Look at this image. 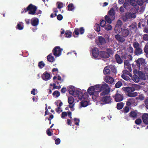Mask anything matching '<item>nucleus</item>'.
<instances>
[{
  "instance_id": "412c9836",
  "label": "nucleus",
  "mask_w": 148,
  "mask_h": 148,
  "mask_svg": "<svg viewBox=\"0 0 148 148\" xmlns=\"http://www.w3.org/2000/svg\"><path fill=\"white\" fill-rule=\"evenodd\" d=\"M129 116L134 120L137 117V113L135 111H132L129 113Z\"/></svg>"
},
{
  "instance_id": "79ce46f5",
  "label": "nucleus",
  "mask_w": 148,
  "mask_h": 148,
  "mask_svg": "<svg viewBox=\"0 0 148 148\" xmlns=\"http://www.w3.org/2000/svg\"><path fill=\"white\" fill-rule=\"evenodd\" d=\"M82 107H85L87 106L88 105V103L87 101H82L81 102Z\"/></svg>"
},
{
  "instance_id": "774afa93",
  "label": "nucleus",
  "mask_w": 148,
  "mask_h": 148,
  "mask_svg": "<svg viewBox=\"0 0 148 148\" xmlns=\"http://www.w3.org/2000/svg\"><path fill=\"white\" fill-rule=\"evenodd\" d=\"M144 71L146 75L148 77V68L147 67L145 68Z\"/></svg>"
},
{
  "instance_id": "13d9d810",
  "label": "nucleus",
  "mask_w": 148,
  "mask_h": 148,
  "mask_svg": "<svg viewBox=\"0 0 148 148\" xmlns=\"http://www.w3.org/2000/svg\"><path fill=\"white\" fill-rule=\"evenodd\" d=\"M16 28H17L19 30H22L23 28V27L20 24H18L16 26Z\"/></svg>"
},
{
  "instance_id": "4be33fe9",
  "label": "nucleus",
  "mask_w": 148,
  "mask_h": 148,
  "mask_svg": "<svg viewBox=\"0 0 148 148\" xmlns=\"http://www.w3.org/2000/svg\"><path fill=\"white\" fill-rule=\"evenodd\" d=\"M104 81L108 84H112L114 82V79L113 78L111 77L106 76L105 79Z\"/></svg>"
},
{
  "instance_id": "f8f14e48",
  "label": "nucleus",
  "mask_w": 148,
  "mask_h": 148,
  "mask_svg": "<svg viewBox=\"0 0 148 148\" xmlns=\"http://www.w3.org/2000/svg\"><path fill=\"white\" fill-rule=\"evenodd\" d=\"M123 94L116 93L114 96V99L116 102H118L122 101L123 99Z\"/></svg>"
},
{
  "instance_id": "6ab92c4d",
  "label": "nucleus",
  "mask_w": 148,
  "mask_h": 148,
  "mask_svg": "<svg viewBox=\"0 0 148 148\" xmlns=\"http://www.w3.org/2000/svg\"><path fill=\"white\" fill-rule=\"evenodd\" d=\"M99 56L104 58H107L109 57V54L106 53V51H100Z\"/></svg>"
},
{
  "instance_id": "7ed1b4c3",
  "label": "nucleus",
  "mask_w": 148,
  "mask_h": 148,
  "mask_svg": "<svg viewBox=\"0 0 148 148\" xmlns=\"http://www.w3.org/2000/svg\"><path fill=\"white\" fill-rule=\"evenodd\" d=\"M133 46L134 48V54L135 55L138 56L143 53L142 47L140 44L138 42H134Z\"/></svg>"
},
{
  "instance_id": "20e7f679",
  "label": "nucleus",
  "mask_w": 148,
  "mask_h": 148,
  "mask_svg": "<svg viewBox=\"0 0 148 148\" xmlns=\"http://www.w3.org/2000/svg\"><path fill=\"white\" fill-rule=\"evenodd\" d=\"M136 17V15L134 13L127 12L122 15L121 18L124 22H126L132 18H135Z\"/></svg>"
},
{
  "instance_id": "c85d7f7f",
  "label": "nucleus",
  "mask_w": 148,
  "mask_h": 148,
  "mask_svg": "<svg viewBox=\"0 0 148 148\" xmlns=\"http://www.w3.org/2000/svg\"><path fill=\"white\" fill-rule=\"evenodd\" d=\"M132 77V80L135 82H138L140 80L139 77L137 75L134 74Z\"/></svg>"
},
{
  "instance_id": "0eeeda50",
  "label": "nucleus",
  "mask_w": 148,
  "mask_h": 148,
  "mask_svg": "<svg viewBox=\"0 0 148 148\" xmlns=\"http://www.w3.org/2000/svg\"><path fill=\"white\" fill-rule=\"evenodd\" d=\"M107 37H106V39L102 36H100L99 37V42L101 45H103L106 43H108L110 41L109 36H108Z\"/></svg>"
},
{
  "instance_id": "cd10ccee",
  "label": "nucleus",
  "mask_w": 148,
  "mask_h": 148,
  "mask_svg": "<svg viewBox=\"0 0 148 148\" xmlns=\"http://www.w3.org/2000/svg\"><path fill=\"white\" fill-rule=\"evenodd\" d=\"M103 72L105 75L109 74H110V70L109 68V66H107L105 67L104 69Z\"/></svg>"
},
{
  "instance_id": "338daca9",
  "label": "nucleus",
  "mask_w": 148,
  "mask_h": 148,
  "mask_svg": "<svg viewBox=\"0 0 148 148\" xmlns=\"http://www.w3.org/2000/svg\"><path fill=\"white\" fill-rule=\"evenodd\" d=\"M63 7V4L62 3H59L58 4L57 8L58 9L61 8Z\"/></svg>"
},
{
  "instance_id": "5701e85b",
  "label": "nucleus",
  "mask_w": 148,
  "mask_h": 148,
  "mask_svg": "<svg viewBox=\"0 0 148 148\" xmlns=\"http://www.w3.org/2000/svg\"><path fill=\"white\" fill-rule=\"evenodd\" d=\"M128 27L130 31L136 30L137 29V24L136 22H134Z\"/></svg>"
},
{
  "instance_id": "4468645a",
  "label": "nucleus",
  "mask_w": 148,
  "mask_h": 148,
  "mask_svg": "<svg viewBox=\"0 0 148 148\" xmlns=\"http://www.w3.org/2000/svg\"><path fill=\"white\" fill-rule=\"evenodd\" d=\"M68 101L69 104V107H70V108H73L75 105L74 103V98L72 96L69 97Z\"/></svg>"
},
{
  "instance_id": "72a5a7b5",
  "label": "nucleus",
  "mask_w": 148,
  "mask_h": 148,
  "mask_svg": "<svg viewBox=\"0 0 148 148\" xmlns=\"http://www.w3.org/2000/svg\"><path fill=\"white\" fill-rule=\"evenodd\" d=\"M105 21H106L109 24H110L112 23V21L114 20H112L110 16H108V15H106L105 16Z\"/></svg>"
},
{
  "instance_id": "39448f33",
  "label": "nucleus",
  "mask_w": 148,
  "mask_h": 148,
  "mask_svg": "<svg viewBox=\"0 0 148 148\" xmlns=\"http://www.w3.org/2000/svg\"><path fill=\"white\" fill-rule=\"evenodd\" d=\"M101 91H102L100 93V95L105 96L108 95L109 93L110 90V88L108 85L105 83L101 85Z\"/></svg>"
},
{
  "instance_id": "e433bc0d",
  "label": "nucleus",
  "mask_w": 148,
  "mask_h": 148,
  "mask_svg": "<svg viewBox=\"0 0 148 148\" xmlns=\"http://www.w3.org/2000/svg\"><path fill=\"white\" fill-rule=\"evenodd\" d=\"M133 91H131L129 93H127V95L131 97H134L136 96L137 95V93L136 92H133Z\"/></svg>"
},
{
  "instance_id": "58836bf2",
  "label": "nucleus",
  "mask_w": 148,
  "mask_h": 148,
  "mask_svg": "<svg viewBox=\"0 0 148 148\" xmlns=\"http://www.w3.org/2000/svg\"><path fill=\"white\" fill-rule=\"evenodd\" d=\"M103 27L107 31H109L112 29V26L109 24H106Z\"/></svg>"
},
{
  "instance_id": "c756f323",
  "label": "nucleus",
  "mask_w": 148,
  "mask_h": 148,
  "mask_svg": "<svg viewBox=\"0 0 148 148\" xmlns=\"http://www.w3.org/2000/svg\"><path fill=\"white\" fill-rule=\"evenodd\" d=\"M72 32L69 30H66L65 32L64 36L66 38H70L72 36Z\"/></svg>"
},
{
  "instance_id": "6e6552de",
  "label": "nucleus",
  "mask_w": 148,
  "mask_h": 148,
  "mask_svg": "<svg viewBox=\"0 0 148 148\" xmlns=\"http://www.w3.org/2000/svg\"><path fill=\"white\" fill-rule=\"evenodd\" d=\"M102 97L101 101L104 104L109 103L111 102L110 97L109 95H106L105 96H103Z\"/></svg>"
},
{
  "instance_id": "a18cd8bd",
  "label": "nucleus",
  "mask_w": 148,
  "mask_h": 148,
  "mask_svg": "<svg viewBox=\"0 0 148 148\" xmlns=\"http://www.w3.org/2000/svg\"><path fill=\"white\" fill-rule=\"evenodd\" d=\"M121 77L123 79L126 81H128L130 79L129 75H122Z\"/></svg>"
},
{
  "instance_id": "69168bd1",
  "label": "nucleus",
  "mask_w": 148,
  "mask_h": 148,
  "mask_svg": "<svg viewBox=\"0 0 148 148\" xmlns=\"http://www.w3.org/2000/svg\"><path fill=\"white\" fill-rule=\"evenodd\" d=\"M60 142V140L59 138H58L55 140V143L56 145L59 144Z\"/></svg>"
},
{
  "instance_id": "aec40b11",
  "label": "nucleus",
  "mask_w": 148,
  "mask_h": 148,
  "mask_svg": "<svg viewBox=\"0 0 148 148\" xmlns=\"http://www.w3.org/2000/svg\"><path fill=\"white\" fill-rule=\"evenodd\" d=\"M142 120L143 122L146 125L148 124V114H144L142 117Z\"/></svg>"
},
{
  "instance_id": "9b49d317",
  "label": "nucleus",
  "mask_w": 148,
  "mask_h": 148,
  "mask_svg": "<svg viewBox=\"0 0 148 148\" xmlns=\"http://www.w3.org/2000/svg\"><path fill=\"white\" fill-rule=\"evenodd\" d=\"M99 52L98 48L95 47L92 49V56L95 58H97L99 56Z\"/></svg>"
},
{
  "instance_id": "b1692460",
  "label": "nucleus",
  "mask_w": 148,
  "mask_h": 148,
  "mask_svg": "<svg viewBox=\"0 0 148 148\" xmlns=\"http://www.w3.org/2000/svg\"><path fill=\"white\" fill-rule=\"evenodd\" d=\"M123 89L128 93L131 91H134L135 90L134 88L131 87H124L123 88Z\"/></svg>"
},
{
  "instance_id": "37998d69",
  "label": "nucleus",
  "mask_w": 148,
  "mask_h": 148,
  "mask_svg": "<svg viewBox=\"0 0 148 148\" xmlns=\"http://www.w3.org/2000/svg\"><path fill=\"white\" fill-rule=\"evenodd\" d=\"M123 5L124 8L126 10H129L130 8V5L127 3H125L123 4Z\"/></svg>"
},
{
  "instance_id": "f3484780",
  "label": "nucleus",
  "mask_w": 148,
  "mask_h": 148,
  "mask_svg": "<svg viewBox=\"0 0 148 148\" xmlns=\"http://www.w3.org/2000/svg\"><path fill=\"white\" fill-rule=\"evenodd\" d=\"M108 15L110 17L112 20H114L115 18V12L113 8H112L108 12Z\"/></svg>"
},
{
  "instance_id": "4c0bfd02",
  "label": "nucleus",
  "mask_w": 148,
  "mask_h": 148,
  "mask_svg": "<svg viewBox=\"0 0 148 148\" xmlns=\"http://www.w3.org/2000/svg\"><path fill=\"white\" fill-rule=\"evenodd\" d=\"M124 103L123 102H120L117 104L116 108L118 110H121L123 107Z\"/></svg>"
},
{
  "instance_id": "c03bdc74",
  "label": "nucleus",
  "mask_w": 148,
  "mask_h": 148,
  "mask_svg": "<svg viewBox=\"0 0 148 148\" xmlns=\"http://www.w3.org/2000/svg\"><path fill=\"white\" fill-rule=\"evenodd\" d=\"M106 24V21L104 20H102L100 23V25L102 27H103Z\"/></svg>"
},
{
  "instance_id": "de8ad7c7",
  "label": "nucleus",
  "mask_w": 148,
  "mask_h": 148,
  "mask_svg": "<svg viewBox=\"0 0 148 148\" xmlns=\"http://www.w3.org/2000/svg\"><path fill=\"white\" fill-rule=\"evenodd\" d=\"M45 64L42 61L38 63V66L40 69H42L45 66Z\"/></svg>"
},
{
  "instance_id": "09e8293b",
  "label": "nucleus",
  "mask_w": 148,
  "mask_h": 148,
  "mask_svg": "<svg viewBox=\"0 0 148 148\" xmlns=\"http://www.w3.org/2000/svg\"><path fill=\"white\" fill-rule=\"evenodd\" d=\"M122 85V83L121 81H118L115 84V86L116 88H118L120 87Z\"/></svg>"
},
{
  "instance_id": "052dcab7",
  "label": "nucleus",
  "mask_w": 148,
  "mask_h": 148,
  "mask_svg": "<svg viewBox=\"0 0 148 148\" xmlns=\"http://www.w3.org/2000/svg\"><path fill=\"white\" fill-rule=\"evenodd\" d=\"M133 100L132 99H129L128 101H127L126 102V105L127 106H130L132 105V103L131 102L132 101V100Z\"/></svg>"
},
{
  "instance_id": "f257e3e1",
  "label": "nucleus",
  "mask_w": 148,
  "mask_h": 148,
  "mask_svg": "<svg viewBox=\"0 0 148 148\" xmlns=\"http://www.w3.org/2000/svg\"><path fill=\"white\" fill-rule=\"evenodd\" d=\"M37 7L36 6L33 5L32 4H30L27 8H24L21 11V13H23L24 12H25L27 11H29L28 13L29 14L35 15V14L38 15L42 13L41 11L38 10L37 11Z\"/></svg>"
},
{
  "instance_id": "2f4dec72",
  "label": "nucleus",
  "mask_w": 148,
  "mask_h": 148,
  "mask_svg": "<svg viewBox=\"0 0 148 148\" xmlns=\"http://www.w3.org/2000/svg\"><path fill=\"white\" fill-rule=\"evenodd\" d=\"M39 23V20L38 18L34 19L31 21V24L34 26H36L38 25Z\"/></svg>"
},
{
  "instance_id": "c9c22d12",
  "label": "nucleus",
  "mask_w": 148,
  "mask_h": 148,
  "mask_svg": "<svg viewBox=\"0 0 148 148\" xmlns=\"http://www.w3.org/2000/svg\"><path fill=\"white\" fill-rule=\"evenodd\" d=\"M68 10L69 11H72L74 10L75 7L72 3H70L67 6Z\"/></svg>"
},
{
  "instance_id": "6e6d98bb",
  "label": "nucleus",
  "mask_w": 148,
  "mask_h": 148,
  "mask_svg": "<svg viewBox=\"0 0 148 148\" xmlns=\"http://www.w3.org/2000/svg\"><path fill=\"white\" fill-rule=\"evenodd\" d=\"M67 113L65 112H64L62 113L61 117L62 119H64L65 117L67 116Z\"/></svg>"
},
{
  "instance_id": "393cba45",
  "label": "nucleus",
  "mask_w": 148,
  "mask_h": 148,
  "mask_svg": "<svg viewBox=\"0 0 148 148\" xmlns=\"http://www.w3.org/2000/svg\"><path fill=\"white\" fill-rule=\"evenodd\" d=\"M115 58L116 60V62L119 64H121L123 62V60L121 59L120 56L117 54H116L115 55Z\"/></svg>"
},
{
  "instance_id": "a19ab883",
  "label": "nucleus",
  "mask_w": 148,
  "mask_h": 148,
  "mask_svg": "<svg viewBox=\"0 0 148 148\" xmlns=\"http://www.w3.org/2000/svg\"><path fill=\"white\" fill-rule=\"evenodd\" d=\"M109 68L110 69V70H111L112 73L114 74H116L117 73L116 69L114 66L112 65L110 66H109Z\"/></svg>"
},
{
  "instance_id": "423d86ee",
  "label": "nucleus",
  "mask_w": 148,
  "mask_h": 148,
  "mask_svg": "<svg viewBox=\"0 0 148 148\" xmlns=\"http://www.w3.org/2000/svg\"><path fill=\"white\" fill-rule=\"evenodd\" d=\"M62 50L60 47L56 46L52 50V52L55 57H59L61 55Z\"/></svg>"
},
{
  "instance_id": "f03ea898",
  "label": "nucleus",
  "mask_w": 148,
  "mask_h": 148,
  "mask_svg": "<svg viewBox=\"0 0 148 148\" xmlns=\"http://www.w3.org/2000/svg\"><path fill=\"white\" fill-rule=\"evenodd\" d=\"M68 91L69 93L75 97H77L80 99L82 98L83 96V93L81 91L78 90H75L74 87L73 86H70L69 87Z\"/></svg>"
},
{
  "instance_id": "dca6fc26",
  "label": "nucleus",
  "mask_w": 148,
  "mask_h": 148,
  "mask_svg": "<svg viewBox=\"0 0 148 148\" xmlns=\"http://www.w3.org/2000/svg\"><path fill=\"white\" fill-rule=\"evenodd\" d=\"M145 63V60L142 58H139L136 61V64L139 69H140V65H144Z\"/></svg>"
},
{
  "instance_id": "2eb2a0df",
  "label": "nucleus",
  "mask_w": 148,
  "mask_h": 148,
  "mask_svg": "<svg viewBox=\"0 0 148 148\" xmlns=\"http://www.w3.org/2000/svg\"><path fill=\"white\" fill-rule=\"evenodd\" d=\"M115 37L119 42L123 43L125 41V37L119 34L116 35Z\"/></svg>"
},
{
  "instance_id": "7c9ffc66",
  "label": "nucleus",
  "mask_w": 148,
  "mask_h": 148,
  "mask_svg": "<svg viewBox=\"0 0 148 148\" xmlns=\"http://www.w3.org/2000/svg\"><path fill=\"white\" fill-rule=\"evenodd\" d=\"M95 88V92H101V85H97L94 86Z\"/></svg>"
},
{
  "instance_id": "49530a36",
  "label": "nucleus",
  "mask_w": 148,
  "mask_h": 148,
  "mask_svg": "<svg viewBox=\"0 0 148 148\" xmlns=\"http://www.w3.org/2000/svg\"><path fill=\"white\" fill-rule=\"evenodd\" d=\"M123 24L122 21L120 20L119 19L117 22V24L116 25V27H121Z\"/></svg>"
},
{
  "instance_id": "3c124183",
  "label": "nucleus",
  "mask_w": 148,
  "mask_h": 148,
  "mask_svg": "<svg viewBox=\"0 0 148 148\" xmlns=\"http://www.w3.org/2000/svg\"><path fill=\"white\" fill-rule=\"evenodd\" d=\"M135 122L136 124L139 125L142 123V121L140 119L138 118L136 119Z\"/></svg>"
},
{
  "instance_id": "0e129e2a",
  "label": "nucleus",
  "mask_w": 148,
  "mask_h": 148,
  "mask_svg": "<svg viewBox=\"0 0 148 148\" xmlns=\"http://www.w3.org/2000/svg\"><path fill=\"white\" fill-rule=\"evenodd\" d=\"M143 32L144 33H145L148 34V27H145L143 29Z\"/></svg>"
},
{
  "instance_id": "473e14b6",
  "label": "nucleus",
  "mask_w": 148,
  "mask_h": 148,
  "mask_svg": "<svg viewBox=\"0 0 148 148\" xmlns=\"http://www.w3.org/2000/svg\"><path fill=\"white\" fill-rule=\"evenodd\" d=\"M52 53H51L47 57V58L48 61L49 62H52L54 61V57L52 56Z\"/></svg>"
},
{
  "instance_id": "1a4fd4ad",
  "label": "nucleus",
  "mask_w": 148,
  "mask_h": 148,
  "mask_svg": "<svg viewBox=\"0 0 148 148\" xmlns=\"http://www.w3.org/2000/svg\"><path fill=\"white\" fill-rule=\"evenodd\" d=\"M84 32V29L83 27H81L79 29L77 28H75L74 32H73V34H75L78 36L79 34V32H80V34H83ZM73 36L75 37H77V36H75L74 34L73 35Z\"/></svg>"
},
{
  "instance_id": "603ef678",
  "label": "nucleus",
  "mask_w": 148,
  "mask_h": 148,
  "mask_svg": "<svg viewBox=\"0 0 148 148\" xmlns=\"http://www.w3.org/2000/svg\"><path fill=\"white\" fill-rule=\"evenodd\" d=\"M143 38L145 41L148 40V34H145L143 36Z\"/></svg>"
},
{
  "instance_id": "8fccbe9b",
  "label": "nucleus",
  "mask_w": 148,
  "mask_h": 148,
  "mask_svg": "<svg viewBox=\"0 0 148 148\" xmlns=\"http://www.w3.org/2000/svg\"><path fill=\"white\" fill-rule=\"evenodd\" d=\"M106 53L109 54V57L110 56V55L112 54H113V51L110 48L107 49H106Z\"/></svg>"
},
{
  "instance_id": "a878e982",
  "label": "nucleus",
  "mask_w": 148,
  "mask_h": 148,
  "mask_svg": "<svg viewBox=\"0 0 148 148\" xmlns=\"http://www.w3.org/2000/svg\"><path fill=\"white\" fill-rule=\"evenodd\" d=\"M88 92L90 95H93L95 92V88L94 86L89 87L88 89Z\"/></svg>"
},
{
  "instance_id": "f704fd0d",
  "label": "nucleus",
  "mask_w": 148,
  "mask_h": 148,
  "mask_svg": "<svg viewBox=\"0 0 148 148\" xmlns=\"http://www.w3.org/2000/svg\"><path fill=\"white\" fill-rule=\"evenodd\" d=\"M130 72H131V71H130L127 70H125L123 71V74L122 75H129V76L132 77V75L130 73Z\"/></svg>"
},
{
  "instance_id": "4d7b16f0",
  "label": "nucleus",
  "mask_w": 148,
  "mask_h": 148,
  "mask_svg": "<svg viewBox=\"0 0 148 148\" xmlns=\"http://www.w3.org/2000/svg\"><path fill=\"white\" fill-rule=\"evenodd\" d=\"M138 74L140 78H142L144 76V73L142 71H138Z\"/></svg>"
},
{
  "instance_id": "5fc2aeb1",
  "label": "nucleus",
  "mask_w": 148,
  "mask_h": 148,
  "mask_svg": "<svg viewBox=\"0 0 148 148\" xmlns=\"http://www.w3.org/2000/svg\"><path fill=\"white\" fill-rule=\"evenodd\" d=\"M144 51L145 53L147 55H148V45H146L144 48Z\"/></svg>"
},
{
  "instance_id": "bb28decb",
  "label": "nucleus",
  "mask_w": 148,
  "mask_h": 148,
  "mask_svg": "<svg viewBox=\"0 0 148 148\" xmlns=\"http://www.w3.org/2000/svg\"><path fill=\"white\" fill-rule=\"evenodd\" d=\"M139 6H133V8H131L130 10L131 12H132V13H134L135 14L137 13L139 9Z\"/></svg>"
},
{
  "instance_id": "ea45409f",
  "label": "nucleus",
  "mask_w": 148,
  "mask_h": 148,
  "mask_svg": "<svg viewBox=\"0 0 148 148\" xmlns=\"http://www.w3.org/2000/svg\"><path fill=\"white\" fill-rule=\"evenodd\" d=\"M94 29L95 31L98 32H99L100 31V27L99 24H96L94 26Z\"/></svg>"
},
{
  "instance_id": "680f3d73",
  "label": "nucleus",
  "mask_w": 148,
  "mask_h": 148,
  "mask_svg": "<svg viewBox=\"0 0 148 148\" xmlns=\"http://www.w3.org/2000/svg\"><path fill=\"white\" fill-rule=\"evenodd\" d=\"M74 120L75 122H76L75 123V124L76 125H79V119H77L76 118H75L74 119Z\"/></svg>"
},
{
  "instance_id": "bf43d9fd",
  "label": "nucleus",
  "mask_w": 148,
  "mask_h": 148,
  "mask_svg": "<svg viewBox=\"0 0 148 148\" xmlns=\"http://www.w3.org/2000/svg\"><path fill=\"white\" fill-rule=\"evenodd\" d=\"M126 69L125 70H127L129 71H132V69L131 65H126L125 67H124Z\"/></svg>"
},
{
  "instance_id": "a211bd4d",
  "label": "nucleus",
  "mask_w": 148,
  "mask_h": 148,
  "mask_svg": "<svg viewBox=\"0 0 148 148\" xmlns=\"http://www.w3.org/2000/svg\"><path fill=\"white\" fill-rule=\"evenodd\" d=\"M42 77L44 80H48L51 78L50 75L46 71L42 75Z\"/></svg>"
},
{
  "instance_id": "864d4df0",
  "label": "nucleus",
  "mask_w": 148,
  "mask_h": 148,
  "mask_svg": "<svg viewBox=\"0 0 148 148\" xmlns=\"http://www.w3.org/2000/svg\"><path fill=\"white\" fill-rule=\"evenodd\" d=\"M53 96L56 95V97H58L60 95V92L58 90H56L53 93Z\"/></svg>"
},
{
  "instance_id": "e2e57ef3",
  "label": "nucleus",
  "mask_w": 148,
  "mask_h": 148,
  "mask_svg": "<svg viewBox=\"0 0 148 148\" xmlns=\"http://www.w3.org/2000/svg\"><path fill=\"white\" fill-rule=\"evenodd\" d=\"M57 18L58 20L61 21L63 18V16L61 14H59L57 16Z\"/></svg>"
},
{
  "instance_id": "ddd939ff",
  "label": "nucleus",
  "mask_w": 148,
  "mask_h": 148,
  "mask_svg": "<svg viewBox=\"0 0 148 148\" xmlns=\"http://www.w3.org/2000/svg\"><path fill=\"white\" fill-rule=\"evenodd\" d=\"M130 3L133 6H137L142 5L143 4V2L140 1H137L135 0H130Z\"/></svg>"
},
{
  "instance_id": "9d476101",
  "label": "nucleus",
  "mask_w": 148,
  "mask_h": 148,
  "mask_svg": "<svg viewBox=\"0 0 148 148\" xmlns=\"http://www.w3.org/2000/svg\"><path fill=\"white\" fill-rule=\"evenodd\" d=\"M121 34L122 36H124V37L130 36L131 35L130 30L128 29H124L121 30Z\"/></svg>"
}]
</instances>
